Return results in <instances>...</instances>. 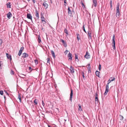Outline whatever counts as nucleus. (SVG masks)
I'll return each mask as SVG.
<instances>
[{"instance_id": "obj_1", "label": "nucleus", "mask_w": 127, "mask_h": 127, "mask_svg": "<svg viewBox=\"0 0 127 127\" xmlns=\"http://www.w3.org/2000/svg\"><path fill=\"white\" fill-rule=\"evenodd\" d=\"M67 10L68 15L71 17H73V13H74V12L72 7H68L67 9Z\"/></svg>"}, {"instance_id": "obj_2", "label": "nucleus", "mask_w": 127, "mask_h": 127, "mask_svg": "<svg viewBox=\"0 0 127 127\" xmlns=\"http://www.w3.org/2000/svg\"><path fill=\"white\" fill-rule=\"evenodd\" d=\"M112 44H113L112 47L114 50L116 49L115 47V35L113 34V38L112 39Z\"/></svg>"}, {"instance_id": "obj_3", "label": "nucleus", "mask_w": 127, "mask_h": 127, "mask_svg": "<svg viewBox=\"0 0 127 127\" xmlns=\"http://www.w3.org/2000/svg\"><path fill=\"white\" fill-rule=\"evenodd\" d=\"M85 57L87 59H88L90 58V56L88 51H86Z\"/></svg>"}, {"instance_id": "obj_4", "label": "nucleus", "mask_w": 127, "mask_h": 127, "mask_svg": "<svg viewBox=\"0 0 127 127\" xmlns=\"http://www.w3.org/2000/svg\"><path fill=\"white\" fill-rule=\"evenodd\" d=\"M70 91L71 92L70 94V97L69 99L70 100L71 102L72 101V98L73 96V93L72 90L71 89Z\"/></svg>"}, {"instance_id": "obj_5", "label": "nucleus", "mask_w": 127, "mask_h": 127, "mask_svg": "<svg viewBox=\"0 0 127 127\" xmlns=\"http://www.w3.org/2000/svg\"><path fill=\"white\" fill-rule=\"evenodd\" d=\"M70 73L72 74L74 73V67H73L71 65L70 66Z\"/></svg>"}, {"instance_id": "obj_6", "label": "nucleus", "mask_w": 127, "mask_h": 127, "mask_svg": "<svg viewBox=\"0 0 127 127\" xmlns=\"http://www.w3.org/2000/svg\"><path fill=\"white\" fill-rule=\"evenodd\" d=\"M42 5L43 6H44L45 9H47L48 8V5L47 3H46L45 2H44L43 3Z\"/></svg>"}, {"instance_id": "obj_7", "label": "nucleus", "mask_w": 127, "mask_h": 127, "mask_svg": "<svg viewBox=\"0 0 127 127\" xmlns=\"http://www.w3.org/2000/svg\"><path fill=\"white\" fill-rule=\"evenodd\" d=\"M27 18L28 19H30L31 20H32V16L31 14L28 13L27 15Z\"/></svg>"}, {"instance_id": "obj_8", "label": "nucleus", "mask_w": 127, "mask_h": 127, "mask_svg": "<svg viewBox=\"0 0 127 127\" xmlns=\"http://www.w3.org/2000/svg\"><path fill=\"white\" fill-rule=\"evenodd\" d=\"M93 6H94L95 7L97 4V3L96 0H93Z\"/></svg>"}, {"instance_id": "obj_9", "label": "nucleus", "mask_w": 127, "mask_h": 127, "mask_svg": "<svg viewBox=\"0 0 127 127\" xmlns=\"http://www.w3.org/2000/svg\"><path fill=\"white\" fill-rule=\"evenodd\" d=\"M23 54V55L22 56V57L23 58L28 57L29 56L28 54L25 53H24Z\"/></svg>"}, {"instance_id": "obj_10", "label": "nucleus", "mask_w": 127, "mask_h": 127, "mask_svg": "<svg viewBox=\"0 0 127 127\" xmlns=\"http://www.w3.org/2000/svg\"><path fill=\"white\" fill-rule=\"evenodd\" d=\"M35 15L36 17V18L37 19H39V13L38 11L36 9L35 10Z\"/></svg>"}, {"instance_id": "obj_11", "label": "nucleus", "mask_w": 127, "mask_h": 127, "mask_svg": "<svg viewBox=\"0 0 127 127\" xmlns=\"http://www.w3.org/2000/svg\"><path fill=\"white\" fill-rule=\"evenodd\" d=\"M88 37L89 39H92L91 37V32H89V31L88 32Z\"/></svg>"}, {"instance_id": "obj_12", "label": "nucleus", "mask_w": 127, "mask_h": 127, "mask_svg": "<svg viewBox=\"0 0 127 127\" xmlns=\"http://www.w3.org/2000/svg\"><path fill=\"white\" fill-rule=\"evenodd\" d=\"M98 94L97 93H96L95 94V101H97V103L98 102V101H99L98 98Z\"/></svg>"}, {"instance_id": "obj_13", "label": "nucleus", "mask_w": 127, "mask_h": 127, "mask_svg": "<svg viewBox=\"0 0 127 127\" xmlns=\"http://www.w3.org/2000/svg\"><path fill=\"white\" fill-rule=\"evenodd\" d=\"M61 41L63 43L64 45V47H66L67 46V45L66 42L63 39H61Z\"/></svg>"}, {"instance_id": "obj_14", "label": "nucleus", "mask_w": 127, "mask_h": 127, "mask_svg": "<svg viewBox=\"0 0 127 127\" xmlns=\"http://www.w3.org/2000/svg\"><path fill=\"white\" fill-rule=\"evenodd\" d=\"M12 16V14L10 12H9L7 14V17L9 19H10Z\"/></svg>"}, {"instance_id": "obj_15", "label": "nucleus", "mask_w": 127, "mask_h": 127, "mask_svg": "<svg viewBox=\"0 0 127 127\" xmlns=\"http://www.w3.org/2000/svg\"><path fill=\"white\" fill-rule=\"evenodd\" d=\"M6 56L7 58L9 59L10 61L12 60L11 56L10 55H9L8 53H6Z\"/></svg>"}, {"instance_id": "obj_16", "label": "nucleus", "mask_w": 127, "mask_h": 127, "mask_svg": "<svg viewBox=\"0 0 127 127\" xmlns=\"http://www.w3.org/2000/svg\"><path fill=\"white\" fill-rule=\"evenodd\" d=\"M68 57L69 60H71L72 59V54L71 53H69L68 55Z\"/></svg>"}, {"instance_id": "obj_17", "label": "nucleus", "mask_w": 127, "mask_h": 127, "mask_svg": "<svg viewBox=\"0 0 127 127\" xmlns=\"http://www.w3.org/2000/svg\"><path fill=\"white\" fill-rule=\"evenodd\" d=\"M88 72L89 73L91 72V67L90 66V64H88Z\"/></svg>"}, {"instance_id": "obj_18", "label": "nucleus", "mask_w": 127, "mask_h": 127, "mask_svg": "<svg viewBox=\"0 0 127 127\" xmlns=\"http://www.w3.org/2000/svg\"><path fill=\"white\" fill-rule=\"evenodd\" d=\"M119 3H118L117 5L116 12H120L119 11Z\"/></svg>"}, {"instance_id": "obj_19", "label": "nucleus", "mask_w": 127, "mask_h": 127, "mask_svg": "<svg viewBox=\"0 0 127 127\" xmlns=\"http://www.w3.org/2000/svg\"><path fill=\"white\" fill-rule=\"evenodd\" d=\"M7 7L10 8H11V4L10 2H8L6 4Z\"/></svg>"}, {"instance_id": "obj_20", "label": "nucleus", "mask_w": 127, "mask_h": 127, "mask_svg": "<svg viewBox=\"0 0 127 127\" xmlns=\"http://www.w3.org/2000/svg\"><path fill=\"white\" fill-rule=\"evenodd\" d=\"M51 53L52 56L54 58H55L56 57L55 56V54L54 51L53 50H51Z\"/></svg>"}, {"instance_id": "obj_21", "label": "nucleus", "mask_w": 127, "mask_h": 127, "mask_svg": "<svg viewBox=\"0 0 127 127\" xmlns=\"http://www.w3.org/2000/svg\"><path fill=\"white\" fill-rule=\"evenodd\" d=\"M95 74L97 76L99 77L100 72L97 71H96L95 72Z\"/></svg>"}, {"instance_id": "obj_22", "label": "nucleus", "mask_w": 127, "mask_h": 127, "mask_svg": "<svg viewBox=\"0 0 127 127\" xmlns=\"http://www.w3.org/2000/svg\"><path fill=\"white\" fill-rule=\"evenodd\" d=\"M38 41L39 43H40L41 42V37L39 35L38 36Z\"/></svg>"}, {"instance_id": "obj_23", "label": "nucleus", "mask_w": 127, "mask_h": 127, "mask_svg": "<svg viewBox=\"0 0 127 127\" xmlns=\"http://www.w3.org/2000/svg\"><path fill=\"white\" fill-rule=\"evenodd\" d=\"M108 90H109V89H106L105 92L104 94V95H107V93L109 91Z\"/></svg>"}, {"instance_id": "obj_24", "label": "nucleus", "mask_w": 127, "mask_h": 127, "mask_svg": "<svg viewBox=\"0 0 127 127\" xmlns=\"http://www.w3.org/2000/svg\"><path fill=\"white\" fill-rule=\"evenodd\" d=\"M18 98L19 99L20 101V102H21V96H20V94H19L18 95Z\"/></svg>"}, {"instance_id": "obj_25", "label": "nucleus", "mask_w": 127, "mask_h": 127, "mask_svg": "<svg viewBox=\"0 0 127 127\" xmlns=\"http://www.w3.org/2000/svg\"><path fill=\"white\" fill-rule=\"evenodd\" d=\"M64 32L67 35H68V32L67 31V30L66 28L65 29H64Z\"/></svg>"}, {"instance_id": "obj_26", "label": "nucleus", "mask_w": 127, "mask_h": 127, "mask_svg": "<svg viewBox=\"0 0 127 127\" xmlns=\"http://www.w3.org/2000/svg\"><path fill=\"white\" fill-rule=\"evenodd\" d=\"M78 55H77L76 54H75V60H77V61H79V60L78 59Z\"/></svg>"}, {"instance_id": "obj_27", "label": "nucleus", "mask_w": 127, "mask_h": 127, "mask_svg": "<svg viewBox=\"0 0 127 127\" xmlns=\"http://www.w3.org/2000/svg\"><path fill=\"white\" fill-rule=\"evenodd\" d=\"M22 51H21V50H20L18 54V55L19 56H21V54L22 53Z\"/></svg>"}, {"instance_id": "obj_28", "label": "nucleus", "mask_w": 127, "mask_h": 127, "mask_svg": "<svg viewBox=\"0 0 127 127\" xmlns=\"http://www.w3.org/2000/svg\"><path fill=\"white\" fill-rule=\"evenodd\" d=\"M41 21L42 22H44L45 23L46 22L44 20V19L43 16H41Z\"/></svg>"}, {"instance_id": "obj_29", "label": "nucleus", "mask_w": 127, "mask_h": 127, "mask_svg": "<svg viewBox=\"0 0 127 127\" xmlns=\"http://www.w3.org/2000/svg\"><path fill=\"white\" fill-rule=\"evenodd\" d=\"M120 119L121 120H123L124 117L123 116H121V115H120L119 116Z\"/></svg>"}, {"instance_id": "obj_30", "label": "nucleus", "mask_w": 127, "mask_h": 127, "mask_svg": "<svg viewBox=\"0 0 127 127\" xmlns=\"http://www.w3.org/2000/svg\"><path fill=\"white\" fill-rule=\"evenodd\" d=\"M34 102L35 104L36 105H37V100L35 99L34 100Z\"/></svg>"}, {"instance_id": "obj_31", "label": "nucleus", "mask_w": 127, "mask_h": 127, "mask_svg": "<svg viewBox=\"0 0 127 127\" xmlns=\"http://www.w3.org/2000/svg\"><path fill=\"white\" fill-rule=\"evenodd\" d=\"M112 0H111L110 1V8H112Z\"/></svg>"}, {"instance_id": "obj_32", "label": "nucleus", "mask_w": 127, "mask_h": 127, "mask_svg": "<svg viewBox=\"0 0 127 127\" xmlns=\"http://www.w3.org/2000/svg\"><path fill=\"white\" fill-rule=\"evenodd\" d=\"M81 5H82V7L83 8H85V6L84 5V4L83 3V2L82 1H81Z\"/></svg>"}, {"instance_id": "obj_33", "label": "nucleus", "mask_w": 127, "mask_h": 127, "mask_svg": "<svg viewBox=\"0 0 127 127\" xmlns=\"http://www.w3.org/2000/svg\"><path fill=\"white\" fill-rule=\"evenodd\" d=\"M120 12H117L116 13V16L117 17L118 16L119 17L120 15Z\"/></svg>"}, {"instance_id": "obj_34", "label": "nucleus", "mask_w": 127, "mask_h": 127, "mask_svg": "<svg viewBox=\"0 0 127 127\" xmlns=\"http://www.w3.org/2000/svg\"><path fill=\"white\" fill-rule=\"evenodd\" d=\"M79 106V110L80 111H81L82 110V109L81 108V105H80L79 104L78 105Z\"/></svg>"}, {"instance_id": "obj_35", "label": "nucleus", "mask_w": 127, "mask_h": 127, "mask_svg": "<svg viewBox=\"0 0 127 127\" xmlns=\"http://www.w3.org/2000/svg\"><path fill=\"white\" fill-rule=\"evenodd\" d=\"M47 60V63H49L50 64V59L49 58H48L46 59Z\"/></svg>"}, {"instance_id": "obj_36", "label": "nucleus", "mask_w": 127, "mask_h": 127, "mask_svg": "<svg viewBox=\"0 0 127 127\" xmlns=\"http://www.w3.org/2000/svg\"><path fill=\"white\" fill-rule=\"evenodd\" d=\"M83 31H84V32H85L86 33H87L86 32L85 30V27H84V25H83Z\"/></svg>"}, {"instance_id": "obj_37", "label": "nucleus", "mask_w": 127, "mask_h": 127, "mask_svg": "<svg viewBox=\"0 0 127 127\" xmlns=\"http://www.w3.org/2000/svg\"><path fill=\"white\" fill-rule=\"evenodd\" d=\"M76 35L77 36V38L78 39V41H79V38L78 36L79 35V34L78 33H76Z\"/></svg>"}, {"instance_id": "obj_38", "label": "nucleus", "mask_w": 127, "mask_h": 127, "mask_svg": "<svg viewBox=\"0 0 127 127\" xmlns=\"http://www.w3.org/2000/svg\"><path fill=\"white\" fill-rule=\"evenodd\" d=\"M34 62L35 63L37 64L38 63V62L37 60H34Z\"/></svg>"}, {"instance_id": "obj_39", "label": "nucleus", "mask_w": 127, "mask_h": 127, "mask_svg": "<svg viewBox=\"0 0 127 127\" xmlns=\"http://www.w3.org/2000/svg\"><path fill=\"white\" fill-rule=\"evenodd\" d=\"M10 74L12 75H13L14 74V72L12 70H11V71L10 72Z\"/></svg>"}, {"instance_id": "obj_40", "label": "nucleus", "mask_w": 127, "mask_h": 127, "mask_svg": "<svg viewBox=\"0 0 127 127\" xmlns=\"http://www.w3.org/2000/svg\"><path fill=\"white\" fill-rule=\"evenodd\" d=\"M2 43V40L1 39H0V45H1Z\"/></svg>"}, {"instance_id": "obj_41", "label": "nucleus", "mask_w": 127, "mask_h": 127, "mask_svg": "<svg viewBox=\"0 0 127 127\" xmlns=\"http://www.w3.org/2000/svg\"><path fill=\"white\" fill-rule=\"evenodd\" d=\"M112 78V79L111 80V81H113L115 79V78L114 77L113 78H112V77H111L110 78V79H111Z\"/></svg>"}, {"instance_id": "obj_42", "label": "nucleus", "mask_w": 127, "mask_h": 127, "mask_svg": "<svg viewBox=\"0 0 127 127\" xmlns=\"http://www.w3.org/2000/svg\"><path fill=\"white\" fill-rule=\"evenodd\" d=\"M0 94L1 95H3V92L2 91H0Z\"/></svg>"}, {"instance_id": "obj_43", "label": "nucleus", "mask_w": 127, "mask_h": 127, "mask_svg": "<svg viewBox=\"0 0 127 127\" xmlns=\"http://www.w3.org/2000/svg\"><path fill=\"white\" fill-rule=\"evenodd\" d=\"M24 47L23 46H22L20 48V50H21V51H23L24 50Z\"/></svg>"}, {"instance_id": "obj_44", "label": "nucleus", "mask_w": 127, "mask_h": 127, "mask_svg": "<svg viewBox=\"0 0 127 127\" xmlns=\"http://www.w3.org/2000/svg\"><path fill=\"white\" fill-rule=\"evenodd\" d=\"M101 65L100 64H99V66L98 67V68L99 70V71L101 69Z\"/></svg>"}, {"instance_id": "obj_45", "label": "nucleus", "mask_w": 127, "mask_h": 127, "mask_svg": "<svg viewBox=\"0 0 127 127\" xmlns=\"http://www.w3.org/2000/svg\"><path fill=\"white\" fill-rule=\"evenodd\" d=\"M42 103L43 105L44 106L45 105V104L44 103L43 101V100L42 101Z\"/></svg>"}, {"instance_id": "obj_46", "label": "nucleus", "mask_w": 127, "mask_h": 127, "mask_svg": "<svg viewBox=\"0 0 127 127\" xmlns=\"http://www.w3.org/2000/svg\"><path fill=\"white\" fill-rule=\"evenodd\" d=\"M106 89H109V86L106 85Z\"/></svg>"}, {"instance_id": "obj_47", "label": "nucleus", "mask_w": 127, "mask_h": 127, "mask_svg": "<svg viewBox=\"0 0 127 127\" xmlns=\"http://www.w3.org/2000/svg\"><path fill=\"white\" fill-rule=\"evenodd\" d=\"M111 82V80H110V79H109L108 81V83H109Z\"/></svg>"}, {"instance_id": "obj_48", "label": "nucleus", "mask_w": 127, "mask_h": 127, "mask_svg": "<svg viewBox=\"0 0 127 127\" xmlns=\"http://www.w3.org/2000/svg\"><path fill=\"white\" fill-rule=\"evenodd\" d=\"M82 76H83V78L84 79V80H85V79H86V77L84 75H83Z\"/></svg>"}, {"instance_id": "obj_49", "label": "nucleus", "mask_w": 127, "mask_h": 127, "mask_svg": "<svg viewBox=\"0 0 127 127\" xmlns=\"http://www.w3.org/2000/svg\"><path fill=\"white\" fill-rule=\"evenodd\" d=\"M82 76L83 75H84V72H83L82 71Z\"/></svg>"}, {"instance_id": "obj_50", "label": "nucleus", "mask_w": 127, "mask_h": 127, "mask_svg": "<svg viewBox=\"0 0 127 127\" xmlns=\"http://www.w3.org/2000/svg\"><path fill=\"white\" fill-rule=\"evenodd\" d=\"M32 69V67H29V69L30 70H31Z\"/></svg>"}, {"instance_id": "obj_51", "label": "nucleus", "mask_w": 127, "mask_h": 127, "mask_svg": "<svg viewBox=\"0 0 127 127\" xmlns=\"http://www.w3.org/2000/svg\"><path fill=\"white\" fill-rule=\"evenodd\" d=\"M32 1L34 3H35V0H32Z\"/></svg>"}, {"instance_id": "obj_52", "label": "nucleus", "mask_w": 127, "mask_h": 127, "mask_svg": "<svg viewBox=\"0 0 127 127\" xmlns=\"http://www.w3.org/2000/svg\"><path fill=\"white\" fill-rule=\"evenodd\" d=\"M5 92L6 93V95H8V94L7 93V92L6 91H5Z\"/></svg>"}, {"instance_id": "obj_53", "label": "nucleus", "mask_w": 127, "mask_h": 127, "mask_svg": "<svg viewBox=\"0 0 127 127\" xmlns=\"http://www.w3.org/2000/svg\"><path fill=\"white\" fill-rule=\"evenodd\" d=\"M66 0H64V3H66Z\"/></svg>"}, {"instance_id": "obj_54", "label": "nucleus", "mask_w": 127, "mask_h": 127, "mask_svg": "<svg viewBox=\"0 0 127 127\" xmlns=\"http://www.w3.org/2000/svg\"><path fill=\"white\" fill-rule=\"evenodd\" d=\"M4 98L5 100L6 98V97L4 95Z\"/></svg>"}, {"instance_id": "obj_55", "label": "nucleus", "mask_w": 127, "mask_h": 127, "mask_svg": "<svg viewBox=\"0 0 127 127\" xmlns=\"http://www.w3.org/2000/svg\"><path fill=\"white\" fill-rule=\"evenodd\" d=\"M109 83H107V84H106V86H109Z\"/></svg>"}, {"instance_id": "obj_56", "label": "nucleus", "mask_w": 127, "mask_h": 127, "mask_svg": "<svg viewBox=\"0 0 127 127\" xmlns=\"http://www.w3.org/2000/svg\"><path fill=\"white\" fill-rule=\"evenodd\" d=\"M48 127H51V126L49 125H48Z\"/></svg>"}, {"instance_id": "obj_57", "label": "nucleus", "mask_w": 127, "mask_h": 127, "mask_svg": "<svg viewBox=\"0 0 127 127\" xmlns=\"http://www.w3.org/2000/svg\"><path fill=\"white\" fill-rule=\"evenodd\" d=\"M68 52V51L67 50H66V51H65V52Z\"/></svg>"}, {"instance_id": "obj_58", "label": "nucleus", "mask_w": 127, "mask_h": 127, "mask_svg": "<svg viewBox=\"0 0 127 127\" xmlns=\"http://www.w3.org/2000/svg\"><path fill=\"white\" fill-rule=\"evenodd\" d=\"M64 121H65H65H66V120H65V119H64Z\"/></svg>"}, {"instance_id": "obj_59", "label": "nucleus", "mask_w": 127, "mask_h": 127, "mask_svg": "<svg viewBox=\"0 0 127 127\" xmlns=\"http://www.w3.org/2000/svg\"><path fill=\"white\" fill-rule=\"evenodd\" d=\"M28 2L30 0H27Z\"/></svg>"}, {"instance_id": "obj_60", "label": "nucleus", "mask_w": 127, "mask_h": 127, "mask_svg": "<svg viewBox=\"0 0 127 127\" xmlns=\"http://www.w3.org/2000/svg\"><path fill=\"white\" fill-rule=\"evenodd\" d=\"M51 3H52V1L51 0Z\"/></svg>"}, {"instance_id": "obj_61", "label": "nucleus", "mask_w": 127, "mask_h": 127, "mask_svg": "<svg viewBox=\"0 0 127 127\" xmlns=\"http://www.w3.org/2000/svg\"><path fill=\"white\" fill-rule=\"evenodd\" d=\"M43 28H42L41 29H42V30H43Z\"/></svg>"}]
</instances>
